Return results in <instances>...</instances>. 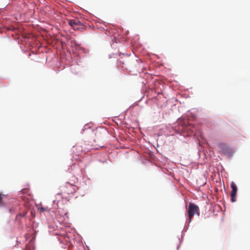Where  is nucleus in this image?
Wrapping results in <instances>:
<instances>
[{"label":"nucleus","instance_id":"obj_1","mask_svg":"<svg viewBox=\"0 0 250 250\" xmlns=\"http://www.w3.org/2000/svg\"><path fill=\"white\" fill-rule=\"evenodd\" d=\"M187 212L189 222H191L192 218L194 215L197 214L198 216L200 215L199 208L198 206L193 203H189Z\"/></svg>","mask_w":250,"mask_h":250},{"label":"nucleus","instance_id":"obj_9","mask_svg":"<svg viewBox=\"0 0 250 250\" xmlns=\"http://www.w3.org/2000/svg\"><path fill=\"white\" fill-rule=\"evenodd\" d=\"M27 190V189H26V188L23 189H22L21 191L22 193H24L26 192Z\"/></svg>","mask_w":250,"mask_h":250},{"label":"nucleus","instance_id":"obj_4","mask_svg":"<svg viewBox=\"0 0 250 250\" xmlns=\"http://www.w3.org/2000/svg\"><path fill=\"white\" fill-rule=\"evenodd\" d=\"M231 188H232L231 192V201L232 202H234L236 201L235 197L236 195L237 188L236 186L235 185L234 182L231 183Z\"/></svg>","mask_w":250,"mask_h":250},{"label":"nucleus","instance_id":"obj_2","mask_svg":"<svg viewBox=\"0 0 250 250\" xmlns=\"http://www.w3.org/2000/svg\"><path fill=\"white\" fill-rule=\"evenodd\" d=\"M217 149L220 153L224 155H230L231 150L228 146L223 143H219L217 145Z\"/></svg>","mask_w":250,"mask_h":250},{"label":"nucleus","instance_id":"obj_6","mask_svg":"<svg viewBox=\"0 0 250 250\" xmlns=\"http://www.w3.org/2000/svg\"><path fill=\"white\" fill-rule=\"evenodd\" d=\"M194 127L193 125H189L185 127V129L186 130H190L191 131V133H193L194 131Z\"/></svg>","mask_w":250,"mask_h":250},{"label":"nucleus","instance_id":"obj_5","mask_svg":"<svg viewBox=\"0 0 250 250\" xmlns=\"http://www.w3.org/2000/svg\"><path fill=\"white\" fill-rule=\"evenodd\" d=\"M68 23L74 29H77V28L76 27L77 25H82L81 22L77 19L69 20Z\"/></svg>","mask_w":250,"mask_h":250},{"label":"nucleus","instance_id":"obj_3","mask_svg":"<svg viewBox=\"0 0 250 250\" xmlns=\"http://www.w3.org/2000/svg\"><path fill=\"white\" fill-rule=\"evenodd\" d=\"M75 188L73 185L68 183H67L64 186H61L62 191L68 194L74 193Z\"/></svg>","mask_w":250,"mask_h":250},{"label":"nucleus","instance_id":"obj_7","mask_svg":"<svg viewBox=\"0 0 250 250\" xmlns=\"http://www.w3.org/2000/svg\"><path fill=\"white\" fill-rule=\"evenodd\" d=\"M38 209L40 212H44L45 211H49V209L47 208H45L43 207H41V208H39Z\"/></svg>","mask_w":250,"mask_h":250},{"label":"nucleus","instance_id":"obj_8","mask_svg":"<svg viewBox=\"0 0 250 250\" xmlns=\"http://www.w3.org/2000/svg\"><path fill=\"white\" fill-rule=\"evenodd\" d=\"M3 195H1L0 194V207L3 205V202H2V198H3Z\"/></svg>","mask_w":250,"mask_h":250}]
</instances>
